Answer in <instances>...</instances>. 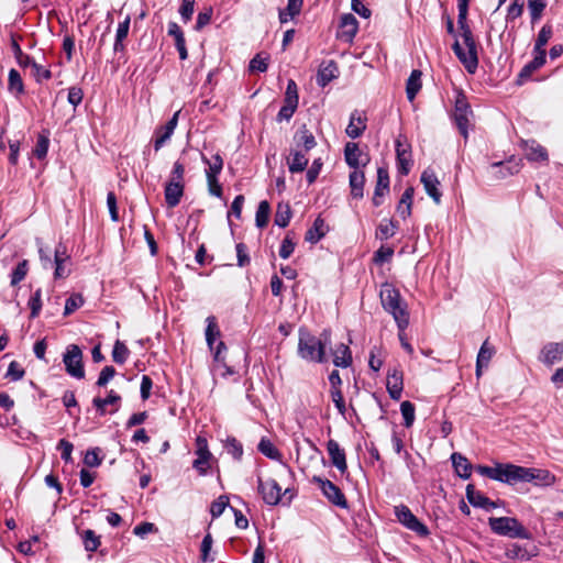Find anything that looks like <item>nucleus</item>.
<instances>
[{"label": "nucleus", "instance_id": "obj_45", "mask_svg": "<svg viewBox=\"0 0 563 563\" xmlns=\"http://www.w3.org/2000/svg\"><path fill=\"white\" fill-rule=\"evenodd\" d=\"M412 197H413V188H411V187L407 188L401 196V199L399 201L397 209H398L399 214L404 219L406 217H408L411 212Z\"/></svg>", "mask_w": 563, "mask_h": 563}, {"label": "nucleus", "instance_id": "obj_15", "mask_svg": "<svg viewBox=\"0 0 563 563\" xmlns=\"http://www.w3.org/2000/svg\"><path fill=\"white\" fill-rule=\"evenodd\" d=\"M339 37L345 42H352L358 30V22L352 13H344L340 19Z\"/></svg>", "mask_w": 563, "mask_h": 563}, {"label": "nucleus", "instance_id": "obj_7", "mask_svg": "<svg viewBox=\"0 0 563 563\" xmlns=\"http://www.w3.org/2000/svg\"><path fill=\"white\" fill-rule=\"evenodd\" d=\"M196 454L197 459L192 463V467L199 473V475L203 476L207 474L209 468V461L212 454L209 451L207 439L203 437H197L196 439Z\"/></svg>", "mask_w": 563, "mask_h": 563}, {"label": "nucleus", "instance_id": "obj_28", "mask_svg": "<svg viewBox=\"0 0 563 563\" xmlns=\"http://www.w3.org/2000/svg\"><path fill=\"white\" fill-rule=\"evenodd\" d=\"M495 353V349L485 341L478 352L477 361H476V375L481 376L482 369L487 367L493 355Z\"/></svg>", "mask_w": 563, "mask_h": 563}, {"label": "nucleus", "instance_id": "obj_49", "mask_svg": "<svg viewBox=\"0 0 563 563\" xmlns=\"http://www.w3.org/2000/svg\"><path fill=\"white\" fill-rule=\"evenodd\" d=\"M129 355H130V351L126 347V345L123 342L118 340L114 343L113 350H112L113 362H115L117 364H124L126 362Z\"/></svg>", "mask_w": 563, "mask_h": 563}, {"label": "nucleus", "instance_id": "obj_6", "mask_svg": "<svg viewBox=\"0 0 563 563\" xmlns=\"http://www.w3.org/2000/svg\"><path fill=\"white\" fill-rule=\"evenodd\" d=\"M313 481L318 483L324 497L333 505L345 508L347 506L346 498L342 490L329 479L321 477H313Z\"/></svg>", "mask_w": 563, "mask_h": 563}, {"label": "nucleus", "instance_id": "obj_53", "mask_svg": "<svg viewBox=\"0 0 563 563\" xmlns=\"http://www.w3.org/2000/svg\"><path fill=\"white\" fill-rule=\"evenodd\" d=\"M295 246L296 243L292 240L291 233L288 232L280 244L279 256L287 260L294 253Z\"/></svg>", "mask_w": 563, "mask_h": 563}, {"label": "nucleus", "instance_id": "obj_26", "mask_svg": "<svg viewBox=\"0 0 563 563\" xmlns=\"http://www.w3.org/2000/svg\"><path fill=\"white\" fill-rule=\"evenodd\" d=\"M294 140L296 143V147L303 150L305 152H309L317 145L313 134L307 129L306 125H302L295 133Z\"/></svg>", "mask_w": 563, "mask_h": 563}, {"label": "nucleus", "instance_id": "obj_47", "mask_svg": "<svg viewBox=\"0 0 563 563\" xmlns=\"http://www.w3.org/2000/svg\"><path fill=\"white\" fill-rule=\"evenodd\" d=\"M547 8V0H528V9L531 16V23L536 24L542 16Z\"/></svg>", "mask_w": 563, "mask_h": 563}, {"label": "nucleus", "instance_id": "obj_29", "mask_svg": "<svg viewBox=\"0 0 563 563\" xmlns=\"http://www.w3.org/2000/svg\"><path fill=\"white\" fill-rule=\"evenodd\" d=\"M364 184H365L364 173L361 170L354 169L350 174V187H351V195L353 196V198L360 199L363 197Z\"/></svg>", "mask_w": 563, "mask_h": 563}, {"label": "nucleus", "instance_id": "obj_63", "mask_svg": "<svg viewBox=\"0 0 563 563\" xmlns=\"http://www.w3.org/2000/svg\"><path fill=\"white\" fill-rule=\"evenodd\" d=\"M195 2L196 0H183L179 8V14L184 22L190 21L195 11Z\"/></svg>", "mask_w": 563, "mask_h": 563}, {"label": "nucleus", "instance_id": "obj_41", "mask_svg": "<svg viewBox=\"0 0 563 563\" xmlns=\"http://www.w3.org/2000/svg\"><path fill=\"white\" fill-rule=\"evenodd\" d=\"M258 451L271 460H280L282 453L273 444V442L266 438H262L257 446Z\"/></svg>", "mask_w": 563, "mask_h": 563}, {"label": "nucleus", "instance_id": "obj_16", "mask_svg": "<svg viewBox=\"0 0 563 563\" xmlns=\"http://www.w3.org/2000/svg\"><path fill=\"white\" fill-rule=\"evenodd\" d=\"M327 451L333 466H335L342 474L345 473L347 470L345 452L340 448L339 443L335 440H329L327 443Z\"/></svg>", "mask_w": 563, "mask_h": 563}, {"label": "nucleus", "instance_id": "obj_35", "mask_svg": "<svg viewBox=\"0 0 563 563\" xmlns=\"http://www.w3.org/2000/svg\"><path fill=\"white\" fill-rule=\"evenodd\" d=\"M361 154L362 153L358 148L357 143H353V142L346 143V145L344 147V157H345L346 164L350 167H352L354 169L358 168Z\"/></svg>", "mask_w": 563, "mask_h": 563}, {"label": "nucleus", "instance_id": "obj_27", "mask_svg": "<svg viewBox=\"0 0 563 563\" xmlns=\"http://www.w3.org/2000/svg\"><path fill=\"white\" fill-rule=\"evenodd\" d=\"M306 153L303 150L295 148L291 150L290 156L287 159L289 172L295 173H301L306 169L308 165V158L306 157Z\"/></svg>", "mask_w": 563, "mask_h": 563}, {"label": "nucleus", "instance_id": "obj_58", "mask_svg": "<svg viewBox=\"0 0 563 563\" xmlns=\"http://www.w3.org/2000/svg\"><path fill=\"white\" fill-rule=\"evenodd\" d=\"M225 449L235 460H240L243 454V446L235 438H228Z\"/></svg>", "mask_w": 563, "mask_h": 563}, {"label": "nucleus", "instance_id": "obj_51", "mask_svg": "<svg viewBox=\"0 0 563 563\" xmlns=\"http://www.w3.org/2000/svg\"><path fill=\"white\" fill-rule=\"evenodd\" d=\"M81 539L87 551L93 552L100 545V538L95 534L93 530H85Z\"/></svg>", "mask_w": 563, "mask_h": 563}, {"label": "nucleus", "instance_id": "obj_55", "mask_svg": "<svg viewBox=\"0 0 563 563\" xmlns=\"http://www.w3.org/2000/svg\"><path fill=\"white\" fill-rule=\"evenodd\" d=\"M29 307L31 309V318H36L42 309V291L36 289L29 300Z\"/></svg>", "mask_w": 563, "mask_h": 563}, {"label": "nucleus", "instance_id": "obj_11", "mask_svg": "<svg viewBox=\"0 0 563 563\" xmlns=\"http://www.w3.org/2000/svg\"><path fill=\"white\" fill-rule=\"evenodd\" d=\"M258 490L268 505H277L282 498V488L275 479H258Z\"/></svg>", "mask_w": 563, "mask_h": 563}, {"label": "nucleus", "instance_id": "obj_62", "mask_svg": "<svg viewBox=\"0 0 563 563\" xmlns=\"http://www.w3.org/2000/svg\"><path fill=\"white\" fill-rule=\"evenodd\" d=\"M523 0H515L508 8L506 20L514 21L519 18L523 12Z\"/></svg>", "mask_w": 563, "mask_h": 563}, {"label": "nucleus", "instance_id": "obj_56", "mask_svg": "<svg viewBox=\"0 0 563 563\" xmlns=\"http://www.w3.org/2000/svg\"><path fill=\"white\" fill-rule=\"evenodd\" d=\"M394 255V250L390 246L382 245L375 253H374V262L378 265H382L386 262H389Z\"/></svg>", "mask_w": 563, "mask_h": 563}, {"label": "nucleus", "instance_id": "obj_1", "mask_svg": "<svg viewBox=\"0 0 563 563\" xmlns=\"http://www.w3.org/2000/svg\"><path fill=\"white\" fill-rule=\"evenodd\" d=\"M476 472L489 479L508 485L518 483H542L545 485L554 482V476L547 470L523 467L511 463H496L494 466L478 465Z\"/></svg>", "mask_w": 563, "mask_h": 563}, {"label": "nucleus", "instance_id": "obj_60", "mask_svg": "<svg viewBox=\"0 0 563 563\" xmlns=\"http://www.w3.org/2000/svg\"><path fill=\"white\" fill-rule=\"evenodd\" d=\"M298 104L284 101V106L280 108L279 112L277 113V121H289L291 117L294 115L295 111L297 110Z\"/></svg>", "mask_w": 563, "mask_h": 563}, {"label": "nucleus", "instance_id": "obj_19", "mask_svg": "<svg viewBox=\"0 0 563 563\" xmlns=\"http://www.w3.org/2000/svg\"><path fill=\"white\" fill-rule=\"evenodd\" d=\"M165 201L169 208H175L184 195V184L170 179L165 186Z\"/></svg>", "mask_w": 563, "mask_h": 563}, {"label": "nucleus", "instance_id": "obj_36", "mask_svg": "<svg viewBox=\"0 0 563 563\" xmlns=\"http://www.w3.org/2000/svg\"><path fill=\"white\" fill-rule=\"evenodd\" d=\"M553 30L550 24H544L541 30L539 31V34L537 36L533 52L534 53H545V45L548 44L549 40L552 37Z\"/></svg>", "mask_w": 563, "mask_h": 563}, {"label": "nucleus", "instance_id": "obj_52", "mask_svg": "<svg viewBox=\"0 0 563 563\" xmlns=\"http://www.w3.org/2000/svg\"><path fill=\"white\" fill-rule=\"evenodd\" d=\"M84 305V298L80 294H73L66 299L64 314L69 316Z\"/></svg>", "mask_w": 563, "mask_h": 563}, {"label": "nucleus", "instance_id": "obj_22", "mask_svg": "<svg viewBox=\"0 0 563 563\" xmlns=\"http://www.w3.org/2000/svg\"><path fill=\"white\" fill-rule=\"evenodd\" d=\"M332 357H333V364L336 367H343L346 368L352 365L353 358L350 347L344 344L340 343L338 344L332 351H331Z\"/></svg>", "mask_w": 563, "mask_h": 563}, {"label": "nucleus", "instance_id": "obj_3", "mask_svg": "<svg viewBox=\"0 0 563 563\" xmlns=\"http://www.w3.org/2000/svg\"><path fill=\"white\" fill-rule=\"evenodd\" d=\"M452 48L467 73L474 74L478 67V53L477 43L471 27L457 30V35Z\"/></svg>", "mask_w": 563, "mask_h": 563}, {"label": "nucleus", "instance_id": "obj_31", "mask_svg": "<svg viewBox=\"0 0 563 563\" xmlns=\"http://www.w3.org/2000/svg\"><path fill=\"white\" fill-rule=\"evenodd\" d=\"M456 474L462 478H468L472 473V465L465 456L460 453H453L451 456Z\"/></svg>", "mask_w": 563, "mask_h": 563}, {"label": "nucleus", "instance_id": "obj_42", "mask_svg": "<svg viewBox=\"0 0 563 563\" xmlns=\"http://www.w3.org/2000/svg\"><path fill=\"white\" fill-rule=\"evenodd\" d=\"M291 219V210L288 203H278L274 222L280 228H286Z\"/></svg>", "mask_w": 563, "mask_h": 563}, {"label": "nucleus", "instance_id": "obj_48", "mask_svg": "<svg viewBox=\"0 0 563 563\" xmlns=\"http://www.w3.org/2000/svg\"><path fill=\"white\" fill-rule=\"evenodd\" d=\"M29 272V262L26 260L21 261L11 273V286H16L21 283Z\"/></svg>", "mask_w": 563, "mask_h": 563}, {"label": "nucleus", "instance_id": "obj_46", "mask_svg": "<svg viewBox=\"0 0 563 563\" xmlns=\"http://www.w3.org/2000/svg\"><path fill=\"white\" fill-rule=\"evenodd\" d=\"M488 522L490 528H522L521 523L512 517H489Z\"/></svg>", "mask_w": 563, "mask_h": 563}, {"label": "nucleus", "instance_id": "obj_38", "mask_svg": "<svg viewBox=\"0 0 563 563\" xmlns=\"http://www.w3.org/2000/svg\"><path fill=\"white\" fill-rule=\"evenodd\" d=\"M8 90L16 96L22 95L24 92V85L21 75L14 68L10 69L9 71Z\"/></svg>", "mask_w": 563, "mask_h": 563}, {"label": "nucleus", "instance_id": "obj_14", "mask_svg": "<svg viewBox=\"0 0 563 563\" xmlns=\"http://www.w3.org/2000/svg\"><path fill=\"white\" fill-rule=\"evenodd\" d=\"M389 192V175L385 167L377 169V183L373 196L374 206L378 207L383 203V198Z\"/></svg>", "mask_w": 563, "mask_h": 563}, {"label": "nucleus", "instance_id": "obj_33", "mask_svg": "<svg viewBox=\"0 0 563 563\" xmlns=\"http://www.w3.org/2000/svg\"><path fill=\"white\" fill-rule=\"evenodd\" d=\"M421 75H422L421 70L413 69L410 77L407 80L406 93H407V98L410 102H413L418 91L421 88V81H420Z\"/></svg>", "mask_w": 563, "mask_h": 563}, {"label": "nucleus", "instance_id": "obj_4", "mask_svg": "<svg viewBox=\"0 0 563 563\" xmlns=\"http://www.w3.org/2000/svg\"><path fill=\"white\" fill-rule=\"evenodd\" d=\"M379 297L384 309L393 314L400 329L409 323V316L406 307L402 306L399 291L389 283H384L380 287Z\"/></svg>", "mask_w": 563, "mask_h": 563}, {"label": "nucleus", "instance_id": "obj_13", "mask_svg": "<svg viewBox=\"0 0 563 563\" xmlns=\"http://www.w3.org/2000/svg\"><path fill=\"white\" fill-rule=\"evenodd\" d=\"M521 148L525 151L526 158L530 162H548L549 155L541 144L534 140L521 141Z\"/></svg>", "mask_w": 563, "mask_h": 563}, {"label": "nucleus", "instance_id": "obj_18", "mask_svg": "<svg viewBox=\"0 0 563 563\" xmlns=\"http://www.w3.org/2000/svg\"><path fill=\"white\" fill-rule=\"evenodd\" d=\"M466 497L468 503L474 507L483 508L487 511L496 507L494 501H490L489 498L477 490L472 484L466 486Z\"/></svg>", "mask_w": 563, "mask_h": 563}, {"label": "nucleus", "instance_id": "obj_57", "mask_svg": "<svg viewBox=\"0 0 563 563\" xmlns=\"http://www.w3.org/2000/svg\"><path fill=\"white\" fill-rule=\"evenodd\" d=\"M48 145H49L48 139L44 135H40L36 141V145L33 150L34 156L38 159H43L44 157H46L47 152H48Z\"/></svg>", "mask_w": 563, "mask_h": 563}, {"label": "nucleus", "instance_id": "obj_21", "mask_svg": "<svg viewBox=\"0 0 563 563\" xmlns=\"http://www.w3.org/2000/svg\"><path fill=\"white\" fill-rule=\"evenodd\" d=\"M386 387L391 399L399 400L402 391V373L397 368L388 372Z\"/></svg>", "mask_w": 563, "mask_h": 563}, {"label": "nucleus", "instance_id": "obj_25", "mask_svg": "<svg viewBox=\"0 0 563 563\" xmlns=\"http://www.w3.org/2000/svg\"><path fill=\"white\" fill-rule=\"evenodd\" d=\"M394 514L397 517L398 521L407 528H422V523L417 519V517L411 512V510L405 506L399 505L395 506Z\"/></svg>", "mask_w": 563, "mask_h": 563}, {"label": "nucleus", "instance_id": "obj_24", "mask_svg": "<svg viewBox=\"0 0 563 563\" xmlns=\"http://www.w3.org/2000/svg\"><path fill=\"white\" fill-rule=\"evenodd\" d=\"M471 112L470 107L466 102L462 100H457L455 104V122L460 133L467 136V125H468V113Z\"/></svg>", "mask_w": 563, "mask_h": 563}, {"label": "nucleus", "instance_id": "obj_32", "mask_svg": "<svg viewBox=\"0 0 563 563\" xmlns=\"http://www.w3.org/2000/svg\"><path fill=\"white\" fill-rule=\"evenodd\" d=\"M338 67L334 62H329L328 65L321 67L317 75V84L320 87H325L330 81L336 77Z\"/></svg>", "mask_w": 563, "mask_h": 563}, {"label": "nucleus", "instance_id": "obj_9", "mask_svg": "<svg viewBox=\"0 0 563 563\" xmlns=\"http://www.w3.org/2000/svg\"><path fill=\"white\" fill-rule=\"evenodd\" d=\"M179 113L180 111H176L164 125L157 126L155 129L154 148L156 152L159 151L174 134V131L178 124Z\"/></svg>", "mask_w": 563, "mask_h": 563}, {"label": "nucleus", "instance_id": "obj_8", "mask_svg": "<svg viewBox=\"0 0 563 563\" xmlns=\"http://www.w3.org/2000/svg\"><path fill=\"white\" fill-rule=\"evenodd\" d=\"M492 172L496 179H504L516 175L522 168V159L511 156L506 162H496L492 164Z\"/></svg>", "mask_w": 563, "mask_h": 563}, {"label": "nucleus", "instance_id": "obj_39", "mask_svg": "<svg viewBox=\"0 0 563 563\" xmlns=\"http://www.w3.org/2000/svg\"><path fill=\"white\" fill-rule=\"evenodd\" d=\"M202 162L208 165L206 176H219L223 168V159L220 154H214L210 159L202 155Z\"/></svg>", "mask_w": 563, "mask_h": 563}, {"label": "nucleus", "instance_id": "obj_44", "mask_svg": "<svg viewBox=\"0 0 563 563\" xmlns=\"http://www.w3.org/2000/svg\"><path fill=\"white\" fill-rule=\"evenodd\" d=\"M271 206L268 201L263 200L258 203L256 214H255V223L258 228H265L269 220Z\"/></svg>", "mask_w": 563, "mask_h": 563}, {"label": "nucleus", "instance_id": "obj_17", "mask_svg": "<svg viewBox=\"0 0 563 563\" xmlns=\"http://www.w3.org/2000/svg\"><path fill=\"white\" fill-rule=\"evenodd\" d=\"M424 191L433 200L434 205H440L442 199L441 183L433 172L424 170Z\"/></svg>", "mask_w": 563, "mask_h": 563}, {"label": "nucleus", "instance_id": "obj_34", "mask_svg": "<svg viewBox=\"0 0 563 563\" xmlns=\"http://www.w3.org/2000/svg\"><path fill=\"white\" fill-rule=\"evenodd\" d=\"M303 0H288L286 9L279 10L280 23H287L301 11Z\"/></svg>", "mask_w": 563, "mask_h": 563}, {"label": "nucleus", "instance_id": "obj_54", "mask_svg": "<svg viewBox=\"0 0 563 563\" xmlns=\"http://www.w3.org/2000/svg\"><path fill=\"white\" fill-rule=\"evenodd\" d=\"M400 411H401V415H402V418H404V426L405 427H410L413 421H415V407L413 405L406 400V401H402L401 405H400Z\"/></svg>", "mask_w": 563, "mask_h": 563}, {"label": "nucleus", "instance_id": "obj_61", "mask_svg": "<svg viewBox=\"0 0 563 563\" xmlns=\"http://www.w3.org/2000/svg\"><path fill=\"white\" fill-rule=\"evenodd\" d=\"M25 374V371L21 367V365L16 361H12L9 364L8 371H7V377H9L11 380L16 382L23 378Z\"/></svg>", "mask_w": 563, "mask_h": 563}, {"label": "nucleus", "instance_id": "obj_40", "mask_svg": "<svg viewBox=\"0 0 563 563\" xmlns=\"http://www.w3.org/2000/svg\"><path fill=\"white\" fill-rule=\"evenodd\" d=\"M206 321V341L210 350H213V344L216 340L220 336V330L218 328L216 317L209 316Z\"/></svg>", "mask_w": 563, "mask_h": 563}, {"label": "nucleus", "instance_id": "obj_2", "mask_svg": "<svg viewBox=\"0 0 563 563\" xmlns=\"http://www.w3.org/2000/svg\"><path fill=\"white\" fill-rule=\"evenodd\" d=\"M298 335L297 353L300 358L312 363H324L328 361L325 349L331 342L329 330H323L320 336H316L309 330L300 328Z\"/></svg>", "mask_w": 563, "mask_h": 563}, {"label": "nucleus", "instance_id": "obj_5", "mask_svg": "<svg viewBox=\"0 0 563 563\" xmlns=\"http://www.w3.org/2000/svg\"><path fill=\"white\" fill-rule=\"evenodd\" d=\"M63 363L67 374L77 379L85 377V369L82 365V352L76 344L67 346L66 352L63 355Z\"/></svg>", "mask_w": 563, "mask_h": 563}, {"label": "nucleus", "instance_id": "obj_50", "mask_svg": "<svg viewBox=\"0 0 563 563\" xmlns=\"http://www.w3.org/2000/svg\"><path fill=\"white\" fill-rule=\"evenodd\" d=\"M396 233V225L393 221L384 220L379 223L376 230V238L379 240H387Z\"/></svg>", "mask_w": 563, "mask_h": 563}, {"label": "nucleus", "instance_id": "obj_64", "mask_svg": "<svg viewBox=\"0 0 563 563\" xmlns=\"http://www.w3.org/2000/svg\"><path fill=\"white\" fill-rule=\"evenodd\" d=\"M115 375V368L111 365L104 366L98 377L97 386H106Z\"/></svg>", "mask_w": 563, "mask_h": 563}, {"label": "nucleus", "instance_id": "obj_37", "mask_svg": "<svg viewBox=\"0 0 563 563\" xmlns=\"http://www.w3.org/2000/svg\"><path fill=\"white\" fill-rule=\"evenodd\" d=\"M120 400L121 397L114 390H110L106 398L95 397L92 400V405L99 411V413L103 416L106 413V407L108 405L118 404L120 402Z\"/></svg>", "mask_w": 563, "mask_h": 563}, {"label": "nucleus", "instance_id": "obj_10", "mask_svg": "<svg viewBox=\"0 0 563 563\" xmlns=\"http://www.w3.org/2000/svg\"><path fill=\"white\" fill-rule=\"evenodd\" d=\"M396 158L398 173L407 175L412 166L410 145L400 139L396 140Z\"/></svg>", "mask_w": 563, "mask_h": 563}, {"label": "nucleus", "instance_id": "obj_59", "mask_svg": "<svg viewBox=\"0 0 563 563\" xmlns=\"http://www.w3.org/2000/svg\"><path fill=\"white\" fill-rule=\"evenodd\" d=\"M236 250V258H238V266L245 267L250 265L251 258L249 255L247 246L244 243H238L235 246Z\"/></svg>", "mask_w": 563, "mask_h": 563}, {"label": "nucleus", "instance_id": "obj_43", "mask_svg": "<svg viewBox=\"0 0 563 563\" xmlns=\"http://www.w3.org/2000/svg\"><path fill=\"white\" fill-rule=\"evenodd\" d=\"M229 498L224 495L212 501L210 506V514L212 518H218L221 515L229 516L228 509H230Z\"/></svg>", "mask_w": 563, "mask_h": 563}, {"label": "nucleus", "instance_id": "obj_23", "mask_svg": "<svg viewBox=\"0 0 563 563\" xmlns=\"http://www.w3.org/2000/svg\"><path fill=\"white\" fill-rule=\"evenodd\" d=\"M366 130V118L362 117L358 111H354L351 113L350 122L346 126V134L351 139L360 137L363 132Z\"/></svg>", "mask_w": 563, "mask_h": 563}, {"label": "nucleus", "instance_id": "obj_12", "mask_svg": "<svg viewBox=\"0 0 563 563\" xmlns=\"http://www.w3.org/2000/svg\"><path fill=\"white\" fill-rule=\"evenodd\" d=\"M563 358V343L550 342L545 344L539 355V361L547 366H552Z\"/></svg>", "mask_w": 563, "mask_h": 563}, {"label": "nucleus", "instance_id": "obj_30", "mask_svg": "<svg viewBox=\"0 0 563 563\" xmlns=\"http://www.w3.org/2000/svg\"><path fill=\"white\" fill-rule=\"evenodd\" d=\"M327 233V225L321 217H318L312 227L306 233V241L310 243L319 242Z\"/></svg>", "mask_w": 563, "mask_h": 563}, {"label": "nucleus", "instance_id": "obj_20", "mask_svg": "<svg viewBox=\"0 0 563 563\" xmlns=\"http://www.w3.org/2000/svg\"><path fill=\"white\" fill-rule=\"evenodd\" d=\"M545 58L547 53H534L533 59L520 70L517 79L518 85H522L536 70L541 68L545 64Z\"/></svg>", "mask_w": 563, "mask_h": 563}]
</instances>
